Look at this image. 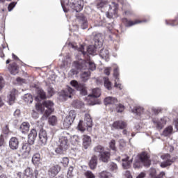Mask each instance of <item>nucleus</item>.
Instances as JSON below:
<instances>
[{"instance_id":"obj_1","label":"nucleus","mask_w":178,"mask_h":178,"mask_svg":"<svg viewBox=\"0 0 178 178\" xmlns=\"http://www.w3.org/2000/svg\"><path fill=\"white\" fill-rule=\"evenodd\" d=\"M135 158L134 161V168L135 169H138L141 168V165L143 164L145 166H149L151 165V160H149V155L148 153L143 152L139 155L134 156Z\"/></svg>"},{"instance_id":"obj_2","label":"nucleus","mask_w":178,"mask_h":178,"mask_svg":"<svg viewBox=\"0 0 178 178\" xmlns=\"http://www.w3.org/2000/svg\"><path fill=\"white\" fill-rule=\"evenodd\" d=\"M35 108L38 112L44 113V116L48 118L52 112H54V102L51 100L44 101L42 104L38 103L35 104Z\"/></svg>"},{"instance_id":"obj_3","label":"nucleus","mask_w":178,"mask_h":178,"mask_svg":"<svg viewBox=\"0 0 178 178\" xmlns=\"http://www.w3.org/2000/svg\"><path fill=\"white\" fill-rule=\"evenodd\" d=\"M67 148H69V139L65 136H60L58 142V147L55 149L56 154H58V155H64V154H66Z\"/></svg>"},{"instance_id":"obj_4","label":"nucleus","mask_w":178,"mask_h":178,"mask_svg":"<svg viewBox=\"0 0 178 178\" xmlns=\"http://www.w3.org/2000/svg\"><path fill=\"white\" fill-rule=\"evenodd\" d=\"M91 127H92V120L91 119V116L90 114H85V120L84 121L80 120L77 129L81 133H84L86 130H91Z\"/></svg>"},{"instance_id":"obj_5","label":"nucleus","mask_w":178,"mask_h":178,"mask_svg":"<svg viewBox=\"0 0 178 178\" xmlns=\"http://www.w3.org/2000/svg\"><path fill=\"white\" fill-rule=\"evenodd\" d=\"M105 105H117L116 112L121 113L124 111V106L123 104H118V99L112 97H106L104 99Z\"/></svg>"},{"instance_id":"obj_6","label":"nucleus","mask_w":178,"mask_h":178,"mask_svg":"<svg viewBox=\"0 0 178 178\" xmlns=\"http://www.w3.org/2000/svg\"><path fill=\"white\" fill-rule=\"evenodd\" d=\"M105 149L101 145H98L94 148L95 152H98L99 154V160L102 162H108L111 153L109 152H104Z\"/></svg>"},{"instance_id":"obj_7","label":"nucleus","mask_w":178,"mask_h":178,"mask_svg":"<svg viewBox=\"0 0 178 178\" xmlns=\"http://www.w3.org/2000/svg\"><path fill=\"white\" fill-rule=\"evenodd\" d=\"M99 97H101V90L99 88L92 89V94L86 97L88 105H95V98H99Z\"/></svg>"},{"instance_id":"obj_8","label":"nucleus","mask_w":178,"mask_h":178,"mask_svg":"<svg viewBox=\"0 0 178 178\" xmlns=\"http://www.w3.org/2000/svg\"><path fill=\"white\" fill-rule=\"evenodd\" d=\"M161 159H163V162L161 163V168H167V166H170L175 161H176L175 158H172L170 154H164L161 156Z\"/></svg>"},{"instance_id":"obj_9","label":"nucleus","mask_w":178,"mask_h":178,"mask_svg":"<svg viewBox=\"0 0 178 178\" xmlns=\"http://www.w3.org/2000/svg\"><path fill=\"white\" fill-rule=\"evenodd\" d=\"M70 84L72 87H74L77 91H79L81 95H87V88L86 87V85L79 83L77 81H72Z\"/></svg>"},{"instance_id":"obj_10","label":"nucleus","mask_w":178,"mask_h":178,"mask_svg":"<svg viewBox=\"0 0 178 178\" xmlns=\"http://www.w3.org/2000/svg\"><path fill=\"white\" fill-rule=\"evenodd\" d=\"M79 70H86V67L83 66L81 64V61H75L74 63V67L70 70V74L71 76H74L76 74H78Z\"/></svg>"},{"instance_id":"obj_11","label":"nucleus","mask_w":178,"mask_h":178,"mask_svg":"<svg viewBox=\"0 0 178 178\" xmlns=\"http://www.w3.org/2000/svg\"><path fill=\"white\" fill-rule=\"evenodd\" d=\"M133 159H130V157L128 156H122L121 161H122V166L124 169H129L130 165L133 163ZM118 161H120V157L118 159Z\"/></svg>"},{"instance_id":"obj_12","label":"nucleus","mask_w":178,"mask_h":178,"mask_svg":"<svg viewBox=\"0 0 178 178\" xmlns=\"http://www.w3.org/2000/svg\"><path fill=\"white\" fill-rule=\"evenodd\" d=\"M166 122H168V118L166 117H163L161 119H153V123L159 130H162V129H163L165 124H166Z\"/></svg>"},{"instance_id":"obj_13","label":"nucleus","mask_w":178,"mask_h":178,"mask_svg":"<svg viewBox=\"0 0 178 178\" xmlns=\"http://www.w3.org/2000/svg\"><path fill=\"white\" fill-rule=\"evenodd\" d=\"M38 143L42 147L47 145V143H48V135L47 134V131L44 129L40 130L39 132Z\"/></svg>"},{"instance_id":"obj_14","label":"nucleus","mask_w":178,"mask_h":178,"mask_svg":"<svg viewBox=\"0 0 178 178\" xmlns=\"http://www.w3.org/2000/svg\"><path fill=\"white\" fill-rule=\"evenodd\" d=\"M16 178H35V177L33 175V170L27 168L23 173L18 172Z\"/></svg>"},{"instance_id":"obj_15","label":"nucleus","mask_w":178,"mask_h":178,"mask_svg":"<svg viewBox=\"0 0 178 178\" xmlns=\"http://www.w3.org/2000/svg\"><path fill=\"white\" fill-rule=\"evenodd\" d=\"M74 92V90L68 87L67 89L60 92L59 95L61 99H66L67 98H72V94Z\"/></svg>"},{"instance_id":"obj_16","label":"nucleus","mask_w":178,"mask_h":178,"mask_svg":"<svg viewBox=\"0 0 178 178\" xmlns=\"http://www.w3.org/2000/svg\"><path fill=\"white\" fill-rule=\"evenodd\" d=\"M127 126V124H126L125 122L122 120L115 121L111 125L112 130H123Z\"/></svg>"},{"instance_id":"obj_17","label":"nucleus","mask_w":178,"mask_h":178,"mask_svg":"<svg viewBox=\"0 0 178 178\" xmlns=\"http://www.w3.org/2000/svg\"><path fill=\"white\" fill-rule=\"evenodd\" d=\"M70 8L76 12H81L83 10V1L81 0H76L70 4Z\"/></svg>"},{"instance_id":"obj_18","label":"nucleus","mask_w":178,"mask_h":178,"mask_svg":"<svg viewBox=\"0 0 178 178\" xmlns=\"http://www.w3.org/2000/svg\"><path fill=\"white\" fill-rule=\"evenodd\" d=\"M31 149V148L30 147V145L24 144L22 145L19 152L24 158H27L30 155Z\"/></svg>"},{"instance_id":"obj_19","label":"nucleus","mask_w":178,"mask_h":178,"mask_svg":"<svg viewBox=\"0 0 178 178\" xmlns=\"http://www.w3.org/2000/svg\"><path fill=\"white\" fill-rule=\"evenodd\" d=\"M113 76L115 77V87L116 88H119L120 90H122L123 88L122 87V84L120 83V81L119 80V68L114 69Z\"/></svg>"},{"instance_id":"obj_20","label":"nucleus","mask_w":178,"mask_h":178,"mask_svg":"<svg viewBox=\"0 0 178 178\" xmlns=\"http://www.w3.org/2000/svg\"><path fill=\"white\" fill-rule=\"evenodd\" d=\"M97 8H108V9H112V8H113L115 13V12H116V9H118V4L115 2H113L112 6H111L109 3H108V2L102 1L97 5Z\"/></svg>"},{"instance_id":"obj_21","label":"nucleus","mask_w":178,"mask_h":178,"mask_svg":"<svg viewBox=\"0 0 178 178\" xmlns=\"http://www.w3.org/2000/svg\"><path fill=\"white\" fill-rule=\"evenodd\" d=\"M60 170V167H59V165H54L49 169V171H48L49 176H50V177H55V176H56V175L59 173Z\"/></svg>"},{"instance_id":"obj_22","label":"nucleus","mask_w":178,"mask_h":178,"mask_svg":"<svg viewBox=\"0 0 178 178\" xmlns=\"http://www.w3.org/2000/svg\"><path fill=\"white\" fill-rule=\"evenodd\" d=\"M9 147L11 149H17L19 148V139L13 137L9 140Z\"/></svg>"},{"instance_id":"obj_23","label":"nucleus","mask_w":178,"mask_h":178,"mask_svg":"<svg viewBox=\"0 0 178 178\" xmlns=\"http://www.w3.org/2000/svg\"><path fill=\"white\" fill-rule=\"evenodd\" d=\"M35 138H37V131L35 129H32L28 135V143L31 145L34 144Z\"/></svg>"},{"instance_id":"obj_24","label":"nucleus","mask_w":178,"mask_h":178,"mask_svg":"<svg viewBox=\"0 0 178 178\" xmlns=\"http://www.w3.org/2000/svg\"><path fill=\"white\" fill-rule=\"evenodd\" d=\"M104 40L102 39V34L97 33L94 37V42L95 47H102V42Z\"/></svg>"},{"instance_id":"obj_25","label":"nucleus","mask_w":178,"mask_h":178,"mask_svg":"<svg viewBox=\"0 0 178 178\" xmlns=\"http://www.w3.org/2000/svg\"><path fill=\"white\" fill-rule=\"evenodd\" d=\"M78 20L79 22V24H81V28L84 30V29H87L88 22H87V18L84 17L83 15H80L78 16Z\"/></svg>"},{"instance_id":"obj_26","label":"nucleus","mask_w":178,"mask_h":178,"mask_svg":"<svg viewBox=\"0 0 178 178\" xmlns=\"http://www.w3.org/2000/svg\"><path fill=\"white\" fill-rule=\"evenodd\" d=\"M83 145L85 149H87L90 145H91V137L83 135Z\"/></svg>"},{"instance_id":"obj_27","label":"nucleus","mask_w":178,"mask_h":178,"mask_svg":"<svg viewBox=\"0 0 178 178\" xmlns=\"http://www.w3.org/2000/svg\"><path fill=\"white\" fill-rule=\"evenodd\" d=\"M29 130H30V124L27 122H22L19 127V131H21L23 134H26Z\"/></svg>"},{"instance_id":"obj_28","label":"nucleus","mask_w":178,"mask_h":178,"mask_svg":"<svg viewBox=\"0 0 178 178\" xmlns=\"http://www.w3.org/2000/svg\"><path fill=\"white\" fill-rule=\"evenodd\" d=\"M81 62L82 66H84L86 69H87V66H88L89 70H92V71L95 70L96 69L95 63H92V61H88V62L81 61Z\"/></svg>"},{"instance_id":"obj_29","label":"nucleus","mask_w":178,"mask_h":178,"mask_svg":"<svg viewBox=\"0 0 178 178\" xmlns=\"http://www.w3.org/2000/svg\"><path fill=\"white\" fill-rule=\"evenodd\" d=\"M97 164H98V157H97V156H92L89 162V166L90 169H95V168H97Z\"/></svg>"},{"instance_id":"obj_30","label":"nucleus","mask_w":178,"mask_h":178,"mask_svg":"<svg viewBox=\"0 0 178 178\" xmlns=\"http://www.w3.org/2000/svg\"><path fill=\"white\" fill-rule=\"evenodd\" d=\"M70 48H73V49H76L79 52L82 53L83 55H86V51H84V46L81 45L80 47H77V46L74 45L72 43L69 44Z\"/></svg>"},{"instance_id":"obj_31","label":"nucleus","mask_w":178,"mask_h":178,"mask_svg":"<svg viewBox=\"0 0 178 178\" xmlns=\"http://www.w3.org/2000/svg\"><path fill=\"white\" fill-rule=\"evenodd\" d=\"M40 98L41 99H45L47 98V95H45V92L43 90L39 89L38 90V97H35L36 101H40Z\"/></svg>"},{"instance_id":"obj_32","label":"nucleus","mask_w":178,"mask_h":178,"mask_svg":"<svg viewBox=\"0 0 178 178\" xmlns=\"http://www.w3.org/2000/svg\"><path fill=\"white\" fill-rule=\"evenodd\" d=\"M173 133V127L172 126H169L167 128H165L162 134V136H164V137H168L170 136Z\"/></svg>"},{"instance_id":"obj_33","label":"nucleus","mask_w":178,"mask_h":178,"mask_svg":"<svg viewBox=\"0 0 178 178\" xmlns=\"http://www.w3.org/2000/svg\"><path fill=\"white\" fill-rule=\"evenodd\" d=\"M99 178H113V175L112 173L107 172V171H102L99 174Z\"/></svg>"},{"instance_id":"obj_34","label":"nucleus","mask_w":178,"mask_h":178,"mask_svg":"<svg viewBox=\"0 0 178 178\" xmlns=\"http://www.w3.org/2000/svg\"><path fill=\"white\" fill-rule=\"evenodd\" d=\"M146 21H143V20H138V19H136L135 21H127V26L128 27H131V26H136V24H140V23H144Z\"/></svg>"},{"instance_id":"obj_35","label":"nucleus","mask_w":178,"mask_h":178,"mask_svg":"<svg viewBox=\"0 0 178 178\" xmlns=\"http://www.w3.org/2000/svg\"><path fill=\"white\" fill-rule=\"evenodd\" d=\"M72 123H73V121L66 117L63 123L64 129H69L72 126Z\"/></svg>"},{"instance_id":"obj_36","label":"nucleus","mask_w":178,"mask_h":178,"mask_svg":"<svg viewBox=\"0 0 178 178\" xmlns=\"http://www.w3.org/2000/svg\"><path fill=\"white\" fill-rule=\"evenodd\" d=\"M133 113H136L138 116H141L144 113V108L143 107H136L135 109L132 110Z\"/></svg>"},{"instance_id":"obj_37","label":"nucleus","mask_w":178,"mask_h":178,"mask_svg":"<svg viewBox=\"0 0 178 178\" xmlns=\"http://www.w3.org/2000/svg\"><path fill=\"white\" fill-rule=\"evenodd\" d=\"M58 123V118L55 115H52L49 118V124H51V126H56Z\"/></svg>"},{"instance_id":"obj_38","label":"nucleus","mask_w":178,"mask_h":178,"mask_svg":"<svg viewBox=\"0 0 178 178\" xmlns=\"http://www.w3.org/2000/svg\"><path fill=\"white\" fill-rule=\"evenodd\" d=\"M88 79H90V72H84L81 74V80L83 83H86Z\"/></svg>"},{"instance_id":"obj_39","label":"nucleus","mask_w":178,"mask_h":178,"mask_svg":"<svg viewBox=\"0 0 178 178\" xmlns=\"http://www.w3.org/2000/svg\"><path fill=\"white\" fill-rule=\"evenodd\" d=\"M101 47H97L95 45H90L88 49H87V51L88 54H89V55H93L94 52H95V49H97V48H100Z\"/></svg>"},{"instance_id":"obj_40","label":"nucleus","mask_w":178,"mask_h":178,"mask_svg":"<svg viewBox=\"0 0 178 178\" xmlns=\"http://www.w3.org/2000/svg\"><path fill=\"white\" fill-rule=\"evenodd\" d=\"M104 87L107 88V90H111L112 89V83L109 81V79L107 77L104 78Z\"/></svg>"},{"instance_id":"obj_41","label":"nucleus","mask_w":178,"mask_h":178,"mask_svg":"<svg viewBox=\"0 0 178 178\" xmlns=\"http://www.w3.org/2000/svg\"><path fill=\"white\" fill-rule=\"evenodd\" d=\"M10 72L11 74H13L15 76V74H17L19 73V70H17V65L16 64H13L11 65L10 68Z\"/></svg>"},{"instance_id":"obj_42","label":"nucleus","mask_w":178,"mask_h":178,"mask_svg":"<svg viewBox=\"0 0 178 178\" xmlns=\"http://www.w3.org/2000/svg\"><path fill=\"white\" fill-rule=\"evenodd\" d=\"M24 101L27 104H33V96L30 94H26L24 96Z\"/></svg>"},{"instance_id":"obj_43","label":"nucleus","mask_w":178,"mask_h":178,"mask_svg":"<svg viewBox=\"0 0 178 178\" xmlns=\"http://www.w3.org/2000/svg\"><path fill=\"white\" fill-rule=\"evenodd\" d=\"M109 169L111 172L113 173H118V165L115 163H111L109 165Z\"/></svg>"},{"instance_id":"obj_44","label":"nucleus","mask_w":178,"mask_h":178,"mask_svg":"<svg viewBox=\"0 0 178 178\" xmlns=\"http://www.w3.org/2000/svg\"><path fill=\"white\" fill-rule=\"evenodd\" d=\"M41 159V155L38 153L35 154L32 157V162L33 163H37L40 162Z\"/></svg>"},{"instance_id":"obj_45","label":"nucleus","mask_w":178,"mask_h":178,"mask_svg":"<svg viewBox=\"0 0 178 178\" xmlns=\"http://www.w3.org/2000/svg\"><path fill=\"white\" fill-rule=\"evenodd\" d=\"M70 0H60L61 6L64 10V12H67L66 9V6H69V2Z\"/></svg>"},{"instance_id":"obj_46","label":"nucleus","mask_w":178,"mask_h":178,"mask_svg":"<svg viewBox=\"0 0 178 178\" xmlns=\"http://www.w3.org/2000/svg\"><path fill=\"white\" fill-rule=\"evenodd\" d=\"M99 55L102 58H109V51H108L106 49H103L100 51Z\"/></svg>"},{"instance_id":"obj_47","label":"nucleus","mask_w":178,"mask_h":178,"mask_svg":"<svg viewBox=\"0 0 178 178\" xmlns=\"http://www.w3.org/2000/svg\"><path fill=\"white\" fill-rule=\"evenodd\" d=\"M67 118H69L70 120L74 122V119H76V111L74 110H71Z\"/></svg>"},{"instance_id":"obj_48","label":"nucleus","mask_w":178,"mask_h":178,"mask_svg":"<svg viewBox=\"0 0 178 178\" xmlns=\"http://www.w3.org/2000/svg\"><path fill=\"white\" fill-rule=\"evenodd\" d=\"M84 175L86 178H95V175L90 170L85 172Z\"/></svg>"},{"instance_id":"obj_49","label":"nucleus","mask_w":178,"mask_h":178,"mask_svg":"<svg viewBox=\"0 0 178 178\" xmlns=\"http://www.w3.org/2000/svg\"><path fill=\"white\" fill-rule=\"evenodd\" d=\"M149 176L151 178H156L158 176H156V170L155 168H152L149 170Z\"/></svg>"},{"instance_id":"obj_50","label":"nucleus","mask_w":178,"mask_h":178,"mask_svg":"<svg viewBox=\"0 0 178 178\" xmlns=\"http://www.w3.org/2000/svg\"><path fill=\"white\" fill-rule=\"evenodd\" d=\"M8 98L10 102H13L15 101V99H16V97H15V91L10 92Z\"/></svg>"},{"instance_id":"obj_51","label":"nucleus","mask_w":178,"mask_h":178,"mask_svg":"<svg viewBox=\"0 0 178 178\" xmlns=\"http://www.w3.org/2000/svg\"><path fill=\"white\" fill-rule=\"evenodd\" d=\"M60 162L64 166H67L69 165V159L67 157H63Z\"/></svg>"},{"instance_id":"obj_52","label":"nucleus","mask_w":178,"mask_h":178,"mask_svg":"<svg viewBox=\"0 0 178 178\" xmlns=\"http://www.w3.org/2000/svg\"><path fill=\"white\" fill-rule=\"evenodd\" d=\"M115 144H116V143H115V140H112L109 143L110 148L111 149H113V151H115L116 149V147H115Z\"/></svg>"},{"instance_id":"obj_53","label":"nucleus","mask_w":178,"mask_h":178,"mask_svg":"<svg viewBox=\"0 0 178 178\" xmlns=\"http://www.w3.org/2000/svg\"><path fill=\"white\" fill-rule=\"evenodd\" d=\"M16 3L15 2H12L8 5V12H12V10H13V8H15V6H16Z\"/></svg>"},{"instance_id":"obj_54","label":"nucleus","mask_w":178,"mask_h":178,"mask_svg":"<svg viewBox=\"0 0 178 178\" xmlns=\"http://www.w3.org/2000/svg\"><path fill=\"white\" fill-rule=\"evenodd\" d=\"M5 87V81L2 76H0V90H2Z\"/></svg>"},{"instance_id":"obj_55","label":"nucleus","mask_w":178,"mask_h":178,"mask_svg":"<svg viewBox=\"0 0 178 178\" xmlns=\"http://www.w3.org/2000/svg\"><path fill=\"white\" fill-rule=\"evenodd\" d=\"M17 82L20 86H22V84H24L26 83V80L19 77V78H17Z\"/></svg>"},{"instance_id":"obj_56","label":"nucleus","mask_w":178,"mask_h":178,"mask_svg":"<svg viewBox=\"0 0 178 178\" xmlns=\"http://www.w3.org/2000/svg\"><path fill=\"white\" fill-rule=\"evenodd\" d=\"M72 172H73V167H70L68 168V172H67V177H72Z\"/></svg>"},{"instance_id":"obj_57","label":"nucleus","mask_w":178,"mask_h":178,"mask_svg":"<svg viewBox=\"0 0 178 178\" xmlns=\"http://www.w3.org/2000/svg\"><path fill=\"white\" fill-rule=\"evenodd\" d=\"M111 70H112L111 67H106L104 69V74H106V76H109V74H111Z\"/></svg>"},{"instance_id":"obj_58","label":"nucleus","mask_w":178,"mask_h":178,"mask_svg":"<svg viewBox=\"0 0 178 178\" xmlns=\"http://www.w3.org/2000/svg\"><path fill=\"white\" fill-rule=\"evenodd\" d=\"M83 102H79V101H76L75 102V106L76 108H81L83 106Z\"/></svg>"},{"instance_id":"obj_59","label":"nucleus","mask_w":178,"mask_h":178,"mask_svg":"<svg viewBox=\"0 0 178 178\" xmlns=\"http://www.w3.org/2000/svg\"><path fill=\"white\" fill-rule=\"evenodd\" d=\"M14 116L15 118H20V110H16L14 112Z\"/></svg>"},{"instance_id":"obj_60","label":"nucleus","mask_w":178,"mask_h":178,"mask_svg":"<svg viewBox=\"0 0 178 178\" xmlns=\"http://www.w3.org/2000/svg\"><path fill=\"white\" fill-rule=\"evenodd\" d=\"M120 147H126V141H124V140H120Z\"/></svg>"},{"instance_id":"obj_61","label":"nucleus","mask_w":178,"mask_h":178,"mask_svg":"<svg viewBox=\"0 0 178 178\" xmlns=\"http://www.w3.org/2000/svg\"><path fill=\"white\" fill-rule=\"evenodd\" d=\"M3 143H4L3 136L1 135L0 136V147H2V145H3Z\"/></svg>"},{"instance_id":"obj_62","label":"nucleus","mask_w":178,"mask_h":178,"mask_svg":"<svg viewBox=\"0 0 178 178\" xmlns=\"http://www.w3.org/2000/svg\"><path fill=\"white\" fill-rule=\"evenodd\" d=\"M32 116H33V118H34V119H38V113L37 112H35V111H33L32 113Z\"/></svg>"},{"instance_id":"obj_63","label":"nucleus","mask_w":178,"mask_h":178,"mask_svg":"<svg viewBox=\"0 0 178 178\" xmlns=\"http://www.w3.org/2000/svg\"><path fill=\"white\" fill-rule=\"evenodd\" d=\"M165 177V172H161L156 178H163Z\"/></svg>"},{"instance_id":"obj_64","label":"nucleus","mask_w":178,"mask_h":178,"mask_svg":"<svg viewBox=\"0 0 178 178\" xmlns=\"http://www.w3.org/2000/svg\"><path fill=\"white\" fill-rule=\"evenodd\" d=\"M174 124H175V126L177 130H178V119L175 120V121H174Z\"/></svg>"}]
</instances>
